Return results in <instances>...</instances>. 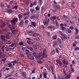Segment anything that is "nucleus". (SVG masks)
Here are the masks:
<instances>
[{
    "instance_id": "nucleus-1",
    "label": "nucleus",
    "mask_w": 79,
    "mask_h": 79,
    "mask_svg": "<svg viewBox=\"0 0 79 79\" xmlns=\"http://www.w3.org/2000/svg\"><path fill=\"white\" fill-rule=\"evenodd\" d=\"M45 52H46V50L45 49H44L43 51V53H39V55L37 56L36 57L39 60H42L43 58H47V55L45 54Z\"/></svg>"
},
{
    "instance_id": "nucleus-2",
    "label": "nucleus",
    "mask_w": 79,
    "mask_h": 79,
    "mask_svg": "<svg viewBox=\"0 0 79 79\" xmlns=\"http://www.w3.org/2000/svg\"><path fill=\"white\" fill-rule=\"evenodd\" d=\"M23 16H24L23 19L24 20L27 19L30 17V15H29V13H27L26 14H24Z\"/></svg>"
},
{
    "instance_id": "nucleus-3",
    "label": "nucleus",
    "mask_w": 79,
    "mask_h": 79,
    "mask_svg": "<svg viewBox=\"0 0 79 79\" xmlns=\"http://www.w3.org/2000/svg\"><path fill=\"white\" fill-rule=\"evenodd\" d=\"M10 22L12 24H15V23H17L18 22V18H13L12 20L10 21Z\"/></svg>"
},
{
    "instance_id": "nucleus-4",
    "label": "nucleus",
    "mask_w": 79,
    "mask_h": 79,
    "mask_svg": "<svg viewBox=\"0 0 79 79\" xmlns=\"http://www.w3.org/2000/svg\"><path fill=\"white\" fill-rule=\"evenodd\" d=\"M56 62L57 63H58V64H59V66H62V65H63V63H62V62H61V61L60 60H56Z\"/></svg>"
},
{
    "instance_id": "nucleus-5",
    "label": "nucleus",
    "mask_w": 79,
    "mask_h": 79,
    "mask_svg": "<svg viewBox=\"0 0 79 79\" xmlns=\"http://www.w3.org/2000/svg\"><path fill=\"white\" fill-rule=\"evenodd\" d=\"M7 64L8 65V66L9 68H12V69H14V66L12 65L11 63H8Z\"/></svg>"
},
{
    "instance_id": "nucleus-6",
    "label": "nucleus",
    "mask_w": 79,
    "mask_h": 79,
    "mask_svg": "<svg viewBox=\"0 0 79 79\" xmlns=\"http://www.w3.org/2000/svg\"><path fill=\"white\" fill-rule=\"evenodd\" d=\"M23 23H24V21H23V20H21L19 24L20 27H23Z\"/></svg>"
},
{
    "instance_id": "nucleus-7",
    "label": "nucleus",
    "mask_w": 79,
    "mask_h": 79,
    "mask_svg": "<svg viewBox=\"0 0 79 79\" xmlns=\"http://www.w3.org/2000/svg\"><path fill=\"white\" fill-rule=\"evenodd\" d=\"M50 19H48L47 21L46 22V21L45 22H43V23L44 25H46V26H48V22L50 21V20H49Z\"/></svg>"
},
{
    "instance_id": "nucleus-8",
    "label": "nucleus",
    "mask_w": 79,
    "mask_h": 79,
    "mask_svg": "<svg viewBox=\"0 0 79 79\" xmlns=\"http://www.w3.org/2000/svg\"><path fill=\"white\" fill-rule=\"evenodd\" d=\"M18 17L19 19V21H20L23 18V15L21 14H19L18 15Z\"/></svg>"
},
{
    "instance_id": "nucleus-9",
    "label": "nucleus",
    "mask_w": 79,
    "mask_h": 79,
    "mask_svg": "<svg viewBox=\"0 0 79 79\" xmlns=\"http://www.w3.org/2000/svg\"><path fill=\"white\" fill-rule=\"evenodd\" d=\"M31 25H32V26H33L34 27H35V26H36V25H37L36 23H35V22L31 21Z\"/></svg>"
},
{
    "instance_id": "nucleus-10",
    "label": "nucleus",
    "mask_w": 79,
    "mask_h": 79,
    "mask_svg": "<svg viewBox=\"0 0 79 79\" xmlns=\"http://www.w3.org/2000/svg\"><path fill=\"white\" fill-rule=\"evenodd\" d=\"M21 75L23 77H26V73L25 72H23L21 73Z\"/></svg>"
},
{
    "instance_id": "nucleus-11",
    "label": "nucleus",
    "mask_w": 79,
    "mask_h": 79,
    "mask_svg": "<svg viewBox=\"0 0 79 79\" xmlns=\"http://www.w3.org/2000/svg\"><path fill=\"white\" fill-rule=\"evenodd\" d=\"M42 73L43 74V76H44V78H47V73L46 72H43Z\"/></svg>"
},
{
    "instance_id": "nucleus-12",
    "label": "nucleus",
    "mask_w": 79,
    "mask_h": 79,
    "mask_svg": "<svg viewBox=\"0 0 79 79\" xmlns=\"http://www.w3.org/2000/svg\"><path fill=\"white\" fill-rule=\"evenodd\" d=\"M56 45H57V43L56 41H55L53 43V47H55Z\"/></svg>"
},
{
    "instance_id": "nucleus-13",
    "label": "nucleus",
    "mask_w": 79,
    "mask_h": 79,
    "mask_svg": "<svg viewBox=\"0 0 79 79\" xmlns=\"http://www.w3.org/2000/svg\"><path fill=\"white\" fill-rule=\"evenodd\" d=\"M1 39L4 42H5V37L4 36V35H2L1 37Z\"/></svg>"
},
{
    "instance_id": "nucleus-14",
    "label": "nucleus",
    "mask_w": 79,
    "mask_h": 79,
    "mask_svg": "<svg viewBox=\"0 0 79 79\" xmlns=\"http://www.w3.org/2000/svg\"><path fill=\"white\" fill-rule=\"evenodd\" d=\"M27 42L29 44V45L34 44V43L32 42V41H30V40H27Z\"/></svg>"
},
{
    "instance_id": "nucleus-15",
    "label": "nucleus",
    "mask_w": 79,
    "mask_h": 79,
    "mask_svg": "<svg viewBox=\"0 0 79 79\" xmlns=\"http://www.w3.org/2000/svg\"><path fill=\"white\" fill-rule=\"evenodd\" d=\"M30 35L31 36V37H35L36 36L34 32L33 33H31V34Z\"/></svg>"
},
{
    "instance_id": "nucleus-16",
    "label": "nucleus",
    "mask_w": 79,
    "mask_h": 79,
    "mask_svg": "<svg viewBox=\"0 0 79 79\" xmlns=\"http://www.w3.org/2000/svg\"><path fill=\"white\" fill-rule=\"evenodd\" d=\"M6 57V55H1L0 56V58H4Z\"/></svg>"
},
{
    "instance_id": "nucleus-17",
    "label": "nucleus",
    "mask_w": 79,
    "mask_h": 79,
    "mask_svg": "<svg viewBox=\"0 0 79 79\" xmlns=\"http://www.w3.org/2000/svg\"><path fill=\"white\" fill-rule=\"evenodd\" d=\"M70 77H71V75L70 74H69L66 77H65V78L66 79H68L69 78H70Z\"/></svg>"
},
{
    "instance_id": "nucleus-18",
    "label": "nucleus",
    "mask_w": 79,
    "mask_h": 79,
    "mask_svg": "<svg viewBox=\"0 0 79 79\" xmlns=\"http://www.w3.org/2000/svg\"><path fill=\"white\" fill-rule=\"evenodd\" d=\"M30 11L31 13H35V11L34 9H31Z\"/></svg>"
},
{
    "instance_id": "nucleus-19",
    "label": "nucleus",
    "mask_w": 79,
    "mask_h": 79,
    "mask_svg": "<svg viewBox=\"0 0 79 79\" xmlns=\"http://www.w3.org/2000/svg\"><path fill=\"white\" fill-rule=\"evenodd\" d=\"M9 27L10 30H13V29H15V27H11L10 26H9Z\"/></svg>"
},
{
    "instance_id": "nucleus-20",
    "label": "nucleus",
    "mask_w": 79,
    "mask_h": 79,
    "mask_svg": "<svg viewBox=\"0 0 79 79\" xmlns=\"http://www.w3.org/2000/svg\"><path fill=\"white\" fill-rule=\"evenodd\" d=\"M10 63H14L15 64H16L18 63V62H17V61L15 59V60L10 62Z\"/></svg>"
},
{
    "instance_id": "nucleus-21",
    "label": "nucleus",
    "mask_w": 79,
    "mask_h": 79,
    "mask_svg": "<svg viewBox=\"0 0 79 79\" xmlns=\"http://www.w3.org/2000/svg\"><path fill=\"white\" fill-rule=\"evenodd\" d=\"M35 18V16L34 15H31L30 16V19H33Z\"/></svg>"
},
{
    "instance_id": "nucleus-22",
    "label": "nucleus",
    "mask_w": 79,
    "mask_h": 79,
    "mask_svg": "<svg viewBox=\"0 0 79 79\" xmlns=\"http://www.w3.org/2000/svg\"><path fill=\"white\" fill-rule=\"evenodd\" d=\"M44 7L42 6L41 8V13H42L44 12Z\"/></svg>"
},
{
    "instance_id": "nucleus-23",
    "label": "nucleus",
    "mask_w": 79,
    "mask_h": 79,
    "mask_svg": "<svg viewBox=\"0 0 79 79\" xmlns=\"http://www.w3.org/2000/svg\"><path fill=\"white\" fill-rule=\"evenodd\" d=\"M11 74H8L7 76H6L5 77V79H7L8 77H11Z\"/></svg>"
},
{
    "instance_id": "nucleus-24",
    "label": "nucleus",
    "mask_w": 79,
    "mask_h": 79,
    "mask_svg": "<svg viewBox=\"0 0 79 79\" xmlns=\"http://www.w3.org/2000/svg\"><path fill=\"white\" fill-rule=\"evenodd\" d=\"M7 13H13V11L11 10H7Z\"/></svg>"
},
{
    "instance_id": "nucleus-25",
    "label": "nucleus",
    "mask_w": 79,
    "mask_h": 79,
    "mask_svg": "<svg viewBox=\"0 0 79 79\" xmlns=\"http://www.w3.org/2000/svg\"><path fill=\"white\" fill-rule=\"evenodd\" d=\"M28 58V59H30L31 60H34V57L32 56H31L30 57Z\"/></svg>"
},
{
    "instance_id": "nucleus-26",
    "label": "nucleus",
    "mask_w": 79,
    "mask_h": 79,
    "mask_svg": "<svg viewBox=\"0 0 79 79\" xmlns=\"http://www.w3.org/2000/svg\"><path fill=\"white\" fill-rule=\"evenodd\" d=\"M51 70L52 71V74H53V72H54V69H53V67L52 66H51Z\"/></svg>"
},
{
    "instance_id": "nucleus-27",
    "label": "nucleus",
    "mask_w": 79,
    "mask_h": 79,
    "mask_svg": "<svg viewBox=\"0 0 79 79\" xmlns=\"http://www.w3.org/2000/svg\"><path fill=\"white\" fill-rule=\"evenodd\" d=\"M35 9L36 10H37V11H40V8H39V6H38L35 7Z\"/></svg>"
},
{
    "instance_id": "nucleus-28",
    "label": "nucleus",
    "mask_w": 79,
    "mask_h": 79,
    "mask_svg": "<svg viewBox=\"0 0 79 79\" xmlns=\"http://www.w3.org/2000/svg\"><path fill=\"white\" fill-rule=\"evenodd\" d=\"M56 37H57V36H56V35H54L52 36V39L54 40H55V39H56Z\"/></svg>"
},
{
    "instance_id": "nucleus-29",
    "label": "nucleus",
    "mask_w": 79,
    "mask_h": 79,
    "mask_svg": "<svg viewBox=\"0 0 79 79\" xmlns=\"http://www.w3.org/2000/svg\"><path fill=\"white\" fill-rule=\"evenodd\" d=\"M56 19V17L53 16L51 19Z\"/></svg>"
},
{
    "instance_id": "nucleus-30",
    "label": "nucleus",
    "mask_w": 79,
    "mask_h": 79,
    "mask_svg": "<svg viewBox=\"0 0 79 79\" xmlns=\"http://www.w3.org/2000/svg\"><path fill=\"white\" fill-rule=\"evenodd\" d=\"M79 50V47H77V46H76V48H75L74 49V51H76V50Z\"/></svg>"
},
{
    "instance_id": "nucleus-31",
    "label": "nucleus",
    "mask_w": 79,
    "mask_h": 79,
    "mask_svg": "<svg viewBox=\"0 0 79 79\" xmlns=\"http://www.w3.org/2000/svg\"><path fill=\"white\" fill-rule=\"evenodd\" d=\"M12 33L13 34H16L17 33V31H16V30H14L12 32Z\"/></svg>"
},
{
    "instance_id": "nucleus-32",
    "label": "nucleus",
    "mask_w": 79,
    "mask_h": 79,
    "mask_svg": "<svg viewBox=\"0 0 79 79\" xmlns=\"http://www.w3.org/2000/svg\"><path fill=\"white\" fill-rule=\"evenodd\" d=\"M55 23H56V26H58L59 24H58V22L57 21V20H56L55 21Z\"/></svg>"
},
{
    "instance_id": "nucleus-33",
    "label": "nucleus",
    "mask_w": 79,
    "mask_h": 79,
    "mask_svg": "<svg viewBox=\"0 0 79 79\" xmlns=\"http://www.w3.org/2000/svg\"><path fill=\"white\" fill-rule=\"evenodd\" d=\"M58 41L59 42V44H61V40L60 39H58Z\"/></svg>"
},
{
    "instance_id": "nucleus-34",
    "label": "nucleus",
    "mask_w": 79,
    "mask_h": 79,
    "mask_svg": "<svg viewBox=\"0 0 79 79\" xmlns=\"http://www.w3.org/2000/svg\"><path fill=\"white\" fill-rule=\"evenodd\" d=\"M62 62L64 64H66V60L63 59L62 60Z\"/></svg>"
},
{
    "instance_id": "nucleus-35",
    "label": "nucleus",
    "mask_w": 79,
    "mask_h": 79,
    "mask_svg": "<svg viewBox=\"0 0 79 79\" xmlns=\"http://www.w3.org/2000/svg\"><path fill=\"white\" fill-rule=\"evenodd\" d=\"M32 55V54L31 53H30L29 54H28L27 55V57L28 58L29 57H30Z\"/></svg>"
},
{
    "instance_id": "nucleus-36",
    "label": "nucleus",
    "mask_w": 79,
    "mask_h": 79,
    "mask_svg": "<svg viewBox=\"0 0 79 79\" xmlns=\"http://www.w3.org/2000/svg\"><path fill=\"white\" fill-rule=\"evenodd\" d=\"M37 62L39 64H42V61H41V60H38Z\"/></svg>"
},
{
    "instance_id": "nucleus-37",
    "label": "nucleus",
    "mask_w": 79,
    "mask_h": 79,
    "mask_svg": "<svg viewBox=\"0 0 79 79\" xmlns=\"http://www.w3.org/2000/svg\"><path fill=\"white\" fill-rule=\"evenodd\" d=\"M67 31L69 34H70L71 33V30L70 29H68Z\"/></svg>"
},
{
    "instance_id": "nucleus-38",
    "label": "nucleus",
    "mask_w": 79,
    "mask_h": 79,
    "mask_svg": "<svg viewBox=\"0 0 79 79\" xmlns=\"http://www.w3.org/2000/svg\"><path fill=\"white\" fill-rule=\"evenodd\" d=\"M9 47H14V43H13L12 44L9 46Z\"/></svg>"
},
{
    "instance_id": "nucleus-39",
    "label": "nucleus",
    "mask_w": 79,
    "mask_h": 79,
    "mask_svg": "<svg viewBox=\"0 0 79 79\" xmlns=\"http://www.w3.org/2000/svg\"><path fill=\"white\" fill-rule=\"evenodd\" d=\"M38 1L39 2L40 4V5H42V0H38Z\"/></svg>"
},
{
    "instance_id": "nucleus-40",
    "label": "nucleus",
    "mask_w": 79,
    "mask_h": 79,
    "mask_svg": "<svg viewBox=\"0 0 79 79\" xmlns=\"http://www.w3.org/2000/svg\"><path fill=\"white\" fill-rule=\"evenodd\" d=\"M10 49H11V48H7L6 49V51L8 52V51H10Z\"/></svg>"
},
{
    "instance_id": "nucleus-41",
    "label": "nucleus",
    "mask_w": 79,
    "mask_h": 79,
    "mask_svg": "<svg viewBox=\"0 0 79 79\" xmlns=\"http://www.w3.org/2000/svg\"><path fill=\"white\" fill-rule=\"evenodd\" d=\"M28 33H33L34 32V31H32L29 30L28 31Z\"/></svg>"
},
{
    "instance_id": "nucleus-42",
    "label": "nucleus",
    "mask_w": 79,
    "mask_h": 79,
    "mask_svg": "<svg viewBox=\"0 0 79 79\" xmlns=\"http://www.w3.org/2000/svg\"><path fill=\"white\" fill-rule=\"evenodd\" d=\"M56 51L57 53H59V51H58V48H56Z\"/></svg>"
},
{
    "instance_id": "nucleus-43",
    "label": "nucleus",
    "mask_w": 79,
    "mask_h": 79,
    "mask_svg": "<svg viewBox=\"0 0 79 79\" xmlns=\"http://www.w3.org/2000/svg\"><path fill=\"white\" fill-rule=\"evenodd\" d=\"M69 29H70L71 30H73L74 29V27L71 26L69 27Z\"/></svg>"
},
{
    "instance_id": "nucleus-44",
    "label": "nucleus",
    "mask_w": 79,
    "mask_h": 79,
    "mask_svg": "<svg viewBox=\"0 0 79 79\" xmlns=\"http://www.w3.org/2000/svg\"><path fill=\"white\" fill-rule=\"evenodd\" d=\"M28 23H29V21H28V20H25V23L26 24H28Z\"/></svg>"
},
{
    "instance_id": "nucleus-45",
    "label": "nucleus",
    "mask_w": 79,
    "mask_h": 79,
    "mask_svg": "<svg viewBox=\"0 0 79 79\" xmlns=\"http://www.w3.org/2000/svg\"><path fill=\"white\" fill-rule=\"evenodd\" d=\"M6 39H10V36H9V35H6Z\"/></svg>"
},
{
    "instance_id": "nucleus-46",
    "label": "nucleus",
    "mask_w": 79,
    "mask_h": 79,
    "mask_svg": "<svg viewBox=\"0 0 79 79\" xmlns=\"http://www.w3.org/2000/svg\"><path fill=\"white\" fill-rule=\"evenodd\" d=\"M29 48L31 51H32L33 50V48L32 47H30Z\"/></svg>"
},
{
    "instance_id": "nucleus-47",
    "label": "nucleus",
    "mask_w": 79,
    "mask_h": 79,
    "mask_svg": "<svg viewBox=\"0 0 79 79\" xmlns=\"http://www.w3.org/2000/svg\"><path fill=\"white\" fill-rule=\"evenodd\" d=\"M75 38L76 39H79V36H76Z\"/></svg>"
},
{
    "instance_id": "nucleus-48",
    "label": "nucleus",
    "mask_w": 79,
    "mask_h": 79,
    "mask_svg": "<svg viewBox=\"0 0 79 79\" xmlns=\"http://www.w3.org/2000/svg\"><path fill=\"white\" fill-rule=\"evenodd\" d=\"M33 55L34 56H35H35H36V53L34 52V53H33Z\"/></svg>"
},
{
    "instance_id": "nucleus-49",
    "label": "nucleus",
    "mask_w": 79,
    "mask_h": 79,
    "mask_svg": "<svg viewBox=\"0 0 79 79\" xmlns=\"http://www.w3.org/2000/svg\"><path fill=\"white\" fill-rule=\"evenodd\" d=\"M33 5H35L37 4V2L36 1H34L33 3Z\"/></svg>"
},
{
    "instance_id": "nucleus-50",
    "label": "nucleus",
    "mask_w": 79,
    "mask_h": 79,
    "mask_svg": "<svg viewBox=\"0 0 79 79\" xmlns=\"http://www.w3.org/2000/svg\"><path fill=\"white\" fill-rule=\"evenodd\" d=\"M26 39L27 40H31V39L29 37H27Z\"/></svg>"
},
{
    "instance_id": "nucleus-51",
    "label": "nucleus",
    "mask_w": 79,
    "mask_h": 79,
    "mask_svg": "<svg viewBox=\"0 0 79 79\" xmlns=\"http://www.w3.org/2000/svg\"><path fill=\"white\" fill-rule=\"evenodd\" d=\"M56 7H57V8H58V9H60V6H59V5H56Z\"/></svg>"
},
{
    "instance_id": "nucleus-52",
    "label": "nucleus",
    "mask_w": 79,
    "mask_h": 79,
    "mask_svg": "<svg viewBox=\"0 0 79 79\" xmlns=\"http://www.w3.org/2000/svg\"><path fill=\"white\" fill-rule=\"evenodd\" d=\"M51 53H52V54H55V51L53 50L52 51Z\"/></svg>"
},
{
    "instance_id": "nucleus-53",
    "label": "nucleus",
    "mask_w": 79,
    "mask_h": 79,
    "mask_svg": "<svg viewBox=\"0 0 79 79\" xmlns=\"http://www.w3.org/2000/svg\"><path fill=\"white\" fill-rule=\"evenodd\" d=\"M63 37L64 39H68V37H66V36H65V35H64L63 36Z\"/></svg>"
},
{
    "instance_id": "nucleus-54",
    "label": "nucleus",
    "mask_w": 79,
    "mask_h": 79,
    "mask_svg": "<svg viewBox=\"0 0 79 79\" xmlns=\"http://www.w3.org/2000/svg\"><path fill=\"white\" fill-rule=\"evenodd\" d=\"M51 28L52 29H53V30H55V27L53 26H52V27Z\"/></svg>"
},
{
    "instance_id": "nucleus-55",
    "label": "nucleus",
    "mask_w": 79,
    "mask_h": 79,
    "mask_svg": "<svg viewBox=\"0 0 79 79\" xmlns=\"http://www.w3.org/2000/svg\"><path fill=\"white\" fill-rule=\"evenodd\" d=\"M19 45H23V42H20L19 43Z\"/></svg>"
},
{
    "instance_id": "nucleus-56",
    "label": "nucleus",
    "mask_w": 79,
    "mask_h": 79,
    "mask_svg": "<svg viewBox=\"0 0 79 79\" xmlns=\"http://www.w3.org/2000/svg\"><path fill=\"white\" fill-rule=\"evenodd\" d=\"M32 73H35V69H33L32 70Z\"/></svg>"
},
{
    "instance_id": "nucleus-57",
    "label": "nucleus",
    "mask_w": 79,
    "mask_h": 79,
    "mask_svg": "<svg viewBox=\"0 0 79 79\" xmlns=\"http://www.w3.org/2000/svg\"><path fill=\"white\" fill-rule=\"evenodd\" d=\"M34 6V5H33V3H31L30 5V7H32V6Z\"/></svg>"
},
{
    "instance_id": "nucleus-58",
    "label": "nucleus",
    "mask_w": 79,
    "mask_h": 79,
    "mask_svg": "<svg viewBox=\"0 0 79 79\" xmlns=\"http://www.w3.org/2000/svg\"><path fill=\"white\" fill-rule=\"evenodd\" d=\"M61 29L62 30H63V31L64 30V29H65V27H61Z\"/></svg>"
},
{
    "instance_id": "nucleus-59",
    "label": "nucleus",
    "mask_w": 79,
    "mask_h": 79,
    "mask_svg": "<svg viewBox=\"0 0 79 79\" xmlns=\"http://www.w3.org/2000/svg\"><path fill=\"white\" fill-rule=\"evenodd\" d=\"M9 34H10V32H7L6 33V35H9Z\"/></svg>"
},
{
    "instance_id": "nucleus-60",
    "label": "nucleus",
    "mask_w": 79,
    "mask_h": 79,
    "mask_svg": "<svg viewBox=\"0 0 79 79\" xmlns=\"http://www.w3.org/2000/svg\"><path fill=\"white\" fill-rule=\"evenodd\" d=\"M65 64H66V65H67L68 64H69V63L68 62V60H67Z\"/></svg>"
},
{
    "instance_id": "nucleus-61",
    "label": "nucleus",
    "mask_w": 79,
    "mask_h": 79,
    "mask_svg": "<svg viewBox=\"0 0 79 79\" xmlns=\"http://www.w3.org/2000/svg\"><path fill=\"white\" fill-rule=\"evenodd\" d=\"M5 60H6V58L2 59L1 60L2 61H5Z\"/></svg>"
},
{
    "instance_id": "nucleus-62",
    "label": "nucleus",
    "mask_w": 79,
    "mask_h": 79,
    "mask_svg": "<svg viewBox=\"0 0 79 79\" xmlns=\"http://www.w3.org/2000/svg\"><path fill=\"white\" fill-rule=\"evenodd\" d=\"M52 26H48V29H51V28H52Z\"/></svg>"
},
{
    "instance_id": "nucleus-63",
    "label": "nucleus",
    "mask_w": 79,
    "mask_h": 79,
    "mask_svg": "<svg viewBox=\"0 0 79 79\" xmlns=\"http://www.w3.org/2000/svg\"><path fill=\"white\" fill-rule=\"evenodd\" d=\"M71 71V72H73V73H74V69H72Z\"/></svg>"
},
{
    "instance_id": "nucleus-64",
    "label": "nucleus",
    "mask_w": 79,
    "mask_h": 79,
    "mask_svg": "<svg viewBox=\"0 0 79 79\" xmlns=\"http://www.w3.org/2000/svg\"><path fill=\"white\" fill-rule=\"evenodd\" d=\"M63 18H66V19L68 18V17H67L66 16V15H64L63 16Z\"/></svg>"
}]
</instances>
